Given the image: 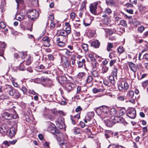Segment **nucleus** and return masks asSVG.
I'll list each match as a JSON object with an SVG mask.
<instances>
[{"mask_svg":"<svg viewBox=\"0 0 148 148\" xmlns=\"http://www.w3.org/2000/svg\"><path fill=\"white\" fill-rule=\"evenodd\" d=\"M60 146L61 148H66L67 144L66 143H65L64 142H62L61 143Z\"/></svg>","mask_w":148,"mask_h":148,"instance_id":"nucleus-54","label":"nucleus"},{"mask_svg":"<svg viewBox=\"0 0 148 148\" xmlns=\"http://www.w3.org/2000/svg\"><path fill=\"white\" fill-rule=\"evenodd\" d=\"M108 68L106 66H103L102 68V73H106L108 70Z\"/></svg>","mask_w":148,"mask_h":148,"instance_id":"nucleus-46","label":"nucleus"},{"mask_svg":"<svg viewBox=\"0 0 148 148\" xmlns=\"http://www.w3.org/2000/svg\"><path fill=\"white\" fill-rule=\"evenodd\" d=\"M100 45V43L97 40H96L93 41L91 43V47L96 48H98Z\"/></svg>","mask_w":148,"mask_h":148,"instance_id":"nucleus-16","label":"nucleus"},{"mask_svg":"<svg viewBox=\"0 0 148 148\" xmlns=\"http://www.w3.org/2000/svg\"><path fill=\"white\" fill-rule=\"evenodd\" d=\"M108 148H123V147L121 146H117L114 145H110L109 146Z\"/></svg>","mask_w":148,"mask_h":148,"instance_id":"nucleus-43","label":"nucleus"},{"mask_svg":"<svg viewBox=\"0 0 148 148\" xmlns=\"http://www.w3.org/2000/svg\"><path fill=\"white\" fill-rule=\"evenodd\" d=\"M58 45L60 47L64 46L65 44V42H63L59 41V42H58Z\"/></svg>","mask_w":148,"mask_h":148,"instance_id":"nucleus-61","label":"nucleus"},{"mask_svg":"<svg viewBox=\"0 0 148 148\" xmlns=\"http://www.w3.org/2000/svg\"><path fill=\"white\" fill-rule=\"evenodd\" d=\"M65 31L67 33L68 35L70 34L71 31V27H66V31Z\"/></svg>","mask_w":148,"mask_h":148,"instance_id":"nucleus-53","label":"nucleus"},{"mask_svg":"<svg viewBox=\"0 0 148 148\" xmlns=\"http://www.w3.org/2000/svg\"><path fill=\"white\" fill-rule=\"evenodd\" d=\"M56 126L60 129L63 128V126L62 124L59 122H57L56 123Z\"/></svg>","mask_w":148,"mask_h":148,"instance_id":"nucleus-49","label":"nucleus"},{"mask_svg":"<svg viewBox=\"0 0 148 148\" xmlns=\"http://www.w3.org/2000/svg\"><path fill=\"white\" fill-rule=\"evenodd\" d=\"M22 54H23L22 57L23 58H26L27 59L26 60H24L23 62L26 65H29L30 64L31 62V57L29 55L26 56V57H25V56H24V53H21Z\"/></svg>","mask_w":148,"mask_h":148,"instance_id":"nucleus-9","label":"nucleus"},{"mask_svg":"<svg viewBox=\"0 0 148 148\" xmlns=\"http://www.w3.org/2000/svg\"><path fill=\"white\" fill-rule=\"evenodd\" d=\"M56 35L58 36H60L61 37H63L64 38L63 41L64 42L66 41L68 35L65 31L62 30H58Z\"/></svg>","mask_w":148,"mask_h":148,"instance_id":"nucleus-4","label":"nucleus"},{"mask_svg":"<svg viewBox=\"0 0 148 148\" xmlns=\"http://www.w3.org/2000/svg\"><path fill=\"white\" fill-rule=\"evenodd\" d=\"M101 113V116L102 117H109L112 118L113 112H102Z\"/></svg>","mask_w":148,"mask_h":148,"instance_id":"nucleus-14","label":"nucleus"},{"mask_svg":"<svg viewBox=\"0 0 148 148\" xmlns=\"http://www.w3.org/2000/svg\"><path fill=\"white\" fill-rule=\"evenodd\" d=\"M117 51L120 53H122L124 51V49L123 47L120 46L117 48Z\"/></svg>","mask_w":148,"mask_h":148,"instance_id":"nucleus-44","label":"nucleus"},{"mask_svg":"<svg viewBox=\"0 0 148 148\" xmlns=\"http://www.w3.org/2000/svg\"><path fill=\"white\" fill-rule=\"evenodd\" d=\"M105 123L107 126L111 127L114 124V123L113 120V119H110V120L107 119L104 121Z\"/></svg>","mask_w":148,"mask_h":148,"instance_id":"nucleus-18","label":"nucleus"},{"mask_svg":"<svg viewBox=\"0 0 148 148\" xmlns=\"http://www.w3.org/2000/svg\"><path fill=\"white\" fill-rule=\"evenodd\" d=\"M123 86L124 89L125 90H127L129 88V85L126 82H125L124 83Z\"/></svg>","mask_w":148,"mask_h":148,"instance_id":"nucleus-51","label":"nucleus"},{"mask_svg":"<svg viewBox=\"0 0 148 148\" xmlns=\"http://www.w3.org/2000/svg\"><path fill=\"white\" fill-rule=\"evenodd\" d=\"M61 60L62 62L63 66L64 68H68L71 65L70 62L66 57H62Z\"/></svg>","mask_w":148,"mask_h":148,"instance_id":"nucleus-6","label":"nucleus"},{"mask_svg":"<svg viewBox=\"0 0 148 148\" xmlns=\"http://www.w3.org/2000/svg\"><path fill=\"white\" fill-rule=\"evenodd\" d=\"M80 129L75 127L74 128V133L75 134H79L80 133Z\"/></svg>","mask_w":148,"mask_h":148,"instance_id":"nucleus-47","label":"nucleus"},{"mask_svg":"<svg viewBox=\"0 0 148 148\" xmlns=\"http://www.w3.org/2000/svg\"><path fill=\"white\" fill-rule=\"evenodd\" d=\"M101 109V111H103V110H108V107L105 106H100Z\"/></svg>","mask_w":148,"mask_h":148,"instance_id":"nucleus-50","label":"nucleus"},{"mask_svg":"<svg viewBox=\"0 0 148 148\" xmlns=\"http://www.w3.org/2000/svg\"><path fill=\"white\" fill-rule=\"evenodd\" d=\"M97 6L94 4V3L92 4L90 7V10L91 12L94 14H96L97 12Z\"/></svg>","mask_w":148,"mask_h":148,"instance_id":"nucleus-17","label":"nucleus"},{"mask_svg":"<svg viewBox=\"0 0 148 148\" xmlns=\"http://www.w3.org/2000/svg\"><path fill=\"white\" fill-rule=\"evenodd\" d=\"M55 25L54 23H53V22H51L50 25V28L51 29H52L55 26Z\"/></svg>","mask_w":148,"mask_h":148,"instance_id":"nucleus-64","label":"nucleus"},{"mask_svg":"<svg viewBox=\"0 0 148 148\" xmlns=\"http://www.w3.org/2000/svg\"><path fill=\"white\" fill-rule=\"evenodd\" d=\"M145 30V27L143 26L139 27L138 29V33H141Z\"/></svg>","mask_w":148,"mask_h":148,"instance_id":"nucleus-38","label":"nucleus"},{"mask_svg":"<svg viewBox=\"0 0 148 148\" xmlns=\"http://www.w3.org/2000/svg\"><path fill=\"white\" fill-rule=\"evenodd\" d=\"M123 85L122 83L119 84L118 85V88L120 90H122L124 89Z\"/></svg>","mask_w":148,"mask_h":148,"instance_id":"nucleus-57","label":"nucleus"},{"mask_svg":"<svg viewBox=\"0 0 148 148\" xmlns=\"http://www.w3.org/2000/svg\"><path fill=\"white\" fill-rule=\"evenodd\" d=\"M53 114H55V116L59 117H61L65 115L63 112H53Z\"/></svg>","mask_w":148,"mask_h":148,"instance_id":"nucleus-24","label":"nucleus"},{"mask_svg":"<svg viewBox=\"0 0 148 148\" xmlns=\"http://www.w3.org/2000/svg\"><path fill=\"white\" fill-rule=\"evenodd\" d=\"M117 69L116 68H114L112 71V73L113 75H114L116 78L117 76Z\"/></svg>","mask_w":148,"mask_h":148,"instance_id":"nucleus-40","label":"nucleus"},{"mask_svg":"<svg viewBox=\"0 0 148 148\" xmlns=\"http://www.w3.org/2000/svg\"><path fill=\"white\" fill-rule=\"evenodd\" d=\"M92 75L95 77H99V73L97 71L95 70L91 72Z\"/></svg>","mask_w":148,"mask_h":148,"instance_id":"nucleus-36","label":"nucleus"},{"mask_svg":"<svg viewBox=\"0 0 148 148\" xmlns=\"http://www.w3.org/2000/svg\"><path fill=\"white\" fill-rule=\"evenodd\" d=\"M132 23L133 25L136 27L140 24L139 21L136 19H134L132 21Z\"/></svg>","mask_w":148,"mask_h":148,"instance_id":"nucleus-35","label":"nucleus"},{"mask_svg":"<svg viewBox=\"0 0 148 148\" xmlns=\"http://www.w3.org/2000/svg\"><path fill=\"white\" fill-rule=\"evenodd\" d=\"M25 64L22 62L20 64L18 69L21 71H24L26 69V67L24 65Z\"/></svg>","mask_w":148,"mask_h":148,"instance_id":"nucleus-29","label":"nucleus"},{"mask_svg":"<svg viewBox=\"0 0 148 148\" xmlns=\"http://www.w3.org/2000/svg\"><path fill=\"white\" fill-rule=\"evenodd\" d=\"M106 2L109 5H114L115 3L113 0H106Z\"/></svg>","mask_w":148,"mask_h":148,"instance_id":"nucleus-32","label":"nucleus"},{"mask_svg":"<svg viewBox=\"0 0 148 148\" xmlns=\"http://www.w3.org/2000/svg\"><path fill=\"white\" fill-rule=\"evenodd\" d=\"M102 21L103 24L107 25L110 21V19L109 16L107 14H104L102 16Z\"/></svg>","mask_w":148,"mask_h":148,"instance_id":"nucleus-10","label":"nucleus"},{"mask_svg":"<svg viewBox=\"0 0 148 148\" xmlns=\"http://www.w3.org/2000/svg\"><path fill=\"white\" fill-rule=\"evenodd\" d=\"M115 52L113 51L110 53L109 55V57L110 59H112L113 57H115Z\"/></svg>","mask_w":148,"mask_h":148,"instance_id":"nucleus-48","label":"nucleus"},{"mask_svg":"<svg viewBox=\"0 0 148 148\" xmlns=\"http://www.w3.org/2000/svg\"><path fill=\"white\" fill-rule=\"evenodd\" d=\"M105 33L106 35H111L113 33V30L110 29H104Z\"/></svg>","mask_w":148,"mask_h":148,"instance_id":"nucleus-26","label":"nucleus"},{"mask_svg":"<svg viewBox=\"0 0 148 148\" xmlns=\"http://www.w3.org/2000/svg\"><path fill=\"white\" fill-rule=\"evenodd\" d=\"M114 76L113 75L110 76L109 80L111 82H112V81H113L114 80Z\"/></svg>","mask_w":148,"mask_h":148,"instance_id":"nucleus-63","label":"nucleus"},{"mask_svg":"<svg viewBox=\"0 0 148 148\" xmlns=\"http://www.w3.org/2000/svg\"><path fill=\"white\" fill-rule=\"evenodd\" d=\"M108 44L107 50L108 52H109L111 51V49L113 47V45L110 42L108 43Z\"/></svg>","mask_w":148,"mask_h":148,"instance_id":"nucleus-31","label":"nucleus"},{"mask_svg":"<svg viewBox=\"0 0 148 148\" xmlns=\"http://www.w3.org/2000/svg\"><path fill=\"white\" fill-rule=\"evenodd\" d=\"M104 12L105 13V14H106L108 15L111 14L112 13V11L110 8H107L104 10Z\"/></svg>","mask_w":148,"mask_h":148,"instance_id":"nucleus-33","label":"nucleus"},{"mask_svg":"<svg viewBox=\"0 0 148 148\" xmlns=\"http://www.w3.org/2000/svg\"><path fill=\"white\" fill-rule=\"evenodd\" d=\"M16 1L17 3V7L24 5V2L23 0H16Z\"/></svg>","mask_w":148,"mask_h":148,"instance_id":"nucleus-25","label":"nucleus"},{"mask_svg":"<svg viewBox=\"0 0 148 148\" xmlns=\"http://www.w3.org/2000/svg\"><path fill=\"white\" fill-rule=\"evenodd\" d=\"M87 114L91 117L93 116L94 115V112H88Z\"/></svg>","mask_w":148,"mask_h":148,"instance_id":"nucleus-60","label":"nucleus"},{"mask_svg":"<svg viewBox=\"0 0 148 148\" xmlns=\"http://www.w3.org/2000/svg\"><path fill=\"white\" fill-rule=\"evenodd\" d=\"M80 118V113H78L77 114L73 116L71 115V120L72 123L73 125L76 124L78 122V120Z\"/></svg>","mask_w":148,"mask_h":148,"instance_id":"nucleus-7","label":"nucleus"},{"mask_svg":"<svg viewBox=\"0 0 148 148\" xmlns=\"http://www.w3.org/2000/svg\"><path fill=\"white\" fill-rule=\"evenodd\" d=\"M48 130L50 133L55 136L56 139L58 140H60V137L62 135V134L55 126L54 127H49Z\"/></svg>","mask_w":148,"mask_h":148,"instance_id":"nucleus-2","label":"nucleus"},{"mask_svg":"<svg viewBox=\"0 0 148 148\" xmlns=\"http://www.w3.org/2000/svg\"><path fill=\"white\" fill-rule=\"evenodd\" d=\"M65 55L69 57H70L72 55L73 52L67 49H64Z\"/></svg>","mask_w":148,"mask_h":148,"instance_id":"nucleus-28","label":"nucleus"},{"mask_svg":"<svg viewBox=\"0 0 148 148\" xmlns=\"http://www.w3.org/2000/svg\"><path fill=\"white\" fill-rule=\"evenodd\" d=\"M73 84L71 83H66L65 85L66 88L69 92L71 91L73 88L72 86Z\"/></svg>","mask_w":148,"mask_h":148,"instance_id":"nucleus-23","label":"nucleus"},{"mask_svg":"<svg viewBox=\"0 0 148 148\" xmlns=\"http://www.w3.org/2000/svg\"><path fill=\"white\" fill-rule=\"evenodd\" d=\"M2 116L3 118L8 120L15 119L18 117V116L16 113V112H14V114H10L7 112H4L2 114Z\"/></svg>","mask_w":148,"mask_h":148,"instance_id":"nucleus-3","label":"nucleus"},{"mask_svg":"<svg viewBox=\"0 0 148 148\" xmlns=\"http://www.w3.org/2000/svg\"><path fill=\"white\" fill-rule=\"evenodd\" d=\"M9 129V127L7 124H3L0 127V133L2 134H5L8 132Z\"/></svg>","mask_w":148,"mask_h":148,"instance_id":"nucleus-5","label":"nucleus"},{"mask_svg":"<svg viewBox=\"0 0 148 148\" xmlns=\"http://www.w3.org/2000/svg\"><path fill=\"white\" fill-rule=\"evenodd\" d=\"M128 64L130 69L134 72H136L137 71V66L135 64L132 62H129Z\"/></svg>","mask_w":148,"mask_h":148,"instance_id":"nucleus-13","label":"nucleus"},{"mask_svg":"<svg viewBox=\"0 0 148 148\" xmlns=\"http://www.w3.org/2000/svg\"><path fill=\"white\" fill-rule=\"evenodd\" d=\"M77 76L79 78H84L86 77V74L84 72H80L78 74Z\"/></svg>","mask_w":148,"mask_h":148,"instance_id":"nucleus-34","label":"nucleus"},{"mask_svg":"<svg viewBox=\"0 0 148 148\" xmlns=\"http://www.w3.org/2000/svg\"><path fill=\"white\" fill-rule=\"evenodd\" d=\"M103 90L100 89H97L96 88H94L92 89V91L94 93H96L97 92H101Z\"/></svg>","mask_w":148,"mask_h":148,"instance_id":"nucleus-45","label":"nucleus"},{"mask_svg":"<svg viewBox=\"0 0 148 148\" xmlns=\"http://www.w3.org/2000/svg\"><path fill=\"white\" fill-rule=\"evenodd\" d=\"M8 136L10 138H12L14 136L15 134V128L13 127L9 128L8 131L7 132Z\"/></svg>","mask_w":148,"mask_h":148,"instance_id":"nucleus-11","label":"nucleus"},{"mask_svg":"<svg viewBox=\"0 0 148 148\" xmlns=\"http://www.w3.org/2000/svg\"><path fill=\"white\" fill-rule=\"evenodd\" d=\"M42 40L43 41V43L45 46L48 47L50 46V40L48 37L45 36L43 37Z\"/></svg>","mask_w":148,"mask_h":148,"instance_id":"nucleus-12","label":"nucleus"},{"mask_svg":"<svg viewBox=\"0 0 148 148\" xmlns=\"http://www.w3.org/2000/svg\"><path fill=\"white\" fill-rule=\"evenodd\" d=\"M88 57L90 58L92 62H95L96 60L95 58H94L92 53H89Z\"/></svg>","mask_w":148,"mask_h":148,"instance_id":"nucleus-39","label":"nucleus"},{"mask_svg":"<svg viewBox=\"0 0 148 148\" xmlns=\"http://www.w3.org/2000/svg\"><path fill=\"white\" fill-rule=\"evenodd\" d=\"M148 85V80H147L143 82L142 84V86L144 88H145Z\"/></svg>","mask_w":148,"mask_h":148,"instance_id":"nucleus-52","label":"nucleus"},{"mask_svg":"<svg viewBox=\"0 0 148 148\" xmlns=\"http://www.w3.org/2000/svg\"><path fill=\"white\" fill-rule=\"evenodd\" d=\"M114 117L113 119V120L114 123V124L116 123L121 122V121H123V119L122 117H119L114 116Z\"/></svg>","mask_w":148,"mask_h":148,"instance_id":"nucleus-20","label":"nucleus"},{"mask_svg":"<svg viewBox=\"0 0 148 148\" xmlns=\"http://www.w3.org/2000/svg\"><path fill=\"white\" fill-rule=\"evenodd\" d=\"M92 21V20L90 18H86L84 21V24L85 26L89 25Z\"/></svg>","mask_w":148,"mask_h":148,"instance_id":"nucleus-21","label":"nucleus"},{"mask_svg":"<svg viewBox=\"0 0 148 148\" xmlns=\"http://www.w3.org/2000/svg\"><path fill=\"white\" fill-rule=\"evenodd\" d=\"M92 64V67L93 69H96L97 68V66L99 65V64L97 62H93Z\"/></svg>","mask_w":148,"mask_h":148,"instance_id":"nucleus-42","label":"nucleus"},{"mask_svg":"<svg viewBox=\"0 0 148 148\" xmlns=\"http://www.w3.org/2000/svg\"><path fill=\"white\" fill-rule=\"evenodd\" d=\"M121 24L124 26L127 25L126 21L124 20H121L120 22Z\"/></svg>","mask_w":148,"mask_h":148,"instance_id":"nucleus-62","label":"nucleus"},{"mask_svg":"<svg viewBox=\"0 0 148 148\" xmlns=\"http://www.w3.org/2000/svg\"><path fill=\"white\" fill-rule=\"evenodd\" d=\"M13 88L9 85H6L4 87V91L5 92H8L9 95L12 96L13 95Z\"/></svg>","mask_w":148,"mask_h":148,"instance_id":"nucleus-8","label":"nucleus"},{"mask_svg":"<svg viewBox=\"0 0 148 148\" xmlns=\"http://www.w3.org/2000/svg\"><path fill=\"white\" fill-rule=\"evenodd\" d=\"M126 115L131 119H134L136 116V112H128Z\"/></svg>","mask_w":148,"mask_h":148,"instance_id":"nucleus-15","label":"nucleus"},{"mask_svg":"<svg viewBox=\"0 0 148 148\" xmlns=\"http://www.w3.org/2000/svg\"><path fill=\"white\" fill-rule=\"evenodd\" d=\"M75 13L73 12H72L70 14V17L71 19L73 20V19L75 18Z\"/></svg>","mask_w":148,"mask_h":148,"instance_id":"nucleus-55","label":"nucleus"},{"mask_svg":"<svg viewBox=\"0 0 148 148\" xmlns=\"http://www.w3.org/2000/svg\"><path fill=\"white\" fill-rule=\"evenodd\" d=\"M5 27L6 25L4 23L2 22H0V27L1 28L3 29Z\"/></svg>","mask_w":148,"mask_h":148,"instance_id":"nucleus-56","label":"nucleus"},{"mask_svg":"<svg viewBox=\"0 0 148 148\" xmlns=\"http://www.w3.org/2000/svg\"><path fill=\"white\" fill-rule=\"evenodd\" d=\"M134 92L132 90L129 91L127 94V96L129 99L132 98L134 96Z\"/></svg>","mask_w":148,"mask_h":148,"instance_id":"nucleus-27","label":"nucleus"},{"mask_svg":"<svg viewBox=\"0 0 148 148\" xmlns=\"http://www.w3.org/2000/svg\"><path fill=\"white\" fill-rule=\"evenodd\" d=\"M82 47L84 51H86L88 50V45L87 44L85 43L82 44Z\"/></svg>","mask_w":148,"mask_h":148,"instance_id":"nucleus-41","label":"nucleus"},{"mask_svg":"<svg viewBox=\"0 0 148 148\" xmlns=\"http://www.w3.org/2000/svg\"><path fill=\"white\" fill-rule=\"evenodd\" d=\"M91 117L89 116L88 114H86V115L85 116L84 119V121L85 123H87L88 121H90L91 119Z\"/></svg>","mask_w":148,"mask_h":148,"instance_id":"nucleus-37","label":"nucleus"},{"mask_svg":"<svg viewBox=\"0 0 148 148\" xmlns=\"http://www.w3.org/2000/svg\"><path fill=\"white\" fill-rule=\"evenodd\" d=\"M27 16L28 18L33 21H35L39 16V12L35 10H32L28 11L27 12Z\"/></svg>","mask_w":148,"mask_h":148,"instance_id":"nucleus-1","label":"nucleus"},{"mask_svg":"<svg viewBox=\"0 0 148 148\" xmlns=\"http://www.w3.org/2000/svg\"><path fill=\"white\" fill-rule=\"evenodd\" d=\"M93 78L91 75H88L86 77V82L87 83H89L92 82Z\"/></svg>","mask_w":148,"mask_h":148,"instance_id":"nucleus-30","label":"nucleus"},{"mask_svg":"<svg viewBox=\"0 0 148 148\" xmlns=\"http://www.w3.org/2000/svg\"><path fill=\"white\" fill-rule=\"evenodd\" d=\"M13 95L12 96H13L15 98H18L21 96V94L18 91L16 90H13Z\"/></svg>","mask_w":148,"mask_h":148,"instance_id":"nucleus-22","label":"nucleus"},{"mask_svg":"<svg viewBox=\"0 0 148 148\" xmlns=\"http://www.w3.org/2000/svg\"><path fill=\"white\" fill-rule=\"evenodd\" d=\"M58 80L59 82L61 84H66L67 78L65 76L62 75L58 77Z\"/></svg>","mask_w":148,"mask_h":148,"instance_id":"nucleus-19","label":"nucleus"},{"mask_svg":"<svg viewBox=\"0 0 148 148\" xmlns=\"http://www.w3.org/2000/svg\"><path fill=\"white\" fill-rule=\"evenodd\" d=\"M5 44L4 42H2L0 41V48H4L5 47Z\"/></svg>","mask_w":148,"mask_h":148,"instance_id":"nucleus-59","label":"nucleus"},{"mask_svg":"<svg viewBox=\"0 0 148 148\" xmlns=\"http://www.w3.org/2000/svg\"><path fill=\"white\" fill-rule=\"evenodd\" d=\"M116 62V60H111L110 62V66L111 67Z\"/></svg>","mask_w":148,"mask_h":148,"instance_id":"nucleus-58","label":"nucleus"}]
</instances>
